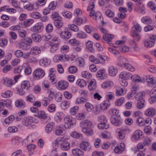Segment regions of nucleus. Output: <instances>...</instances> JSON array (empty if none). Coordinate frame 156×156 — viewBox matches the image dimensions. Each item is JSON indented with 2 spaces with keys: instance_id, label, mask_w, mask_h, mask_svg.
Here are the masks:
<instances>
[{
  "instance_id": "ddd939ff",
  "label": "nucleus",
  "mask_w": 156,
  "mask_h": 156,
  "mask_svg": "<svg viewBox=\"0 0 156 156\" xmlns=\"http://www.w3.org/2000/svg\"><path fill=\"white\" fill-rule=\"evenodd\" d=\"M69 83L66 81L62 80L58 82V87L61 90H65L69 86Z\"/></svg>"
},
{
  "instance_id": "680f3d73",
  "label": "nucleus",
  "mask_w": 156,
  "mask_h": 156,
  "mask_svg": "<svg viewBox=\"0 0 156 156\" xmlns=\"http://www.w3.org/2000/svg\"><path fill=\"white\" fill-rule=\"evenodd\" d=\"M76 37L79 38H85L87 37V34L82 31L77 33L76 35Z\"/></svg>"
},
{
  "instance_id": "603ef678",
  "label": "nucleus",
  "mask_w": 156,
  "mask_h": 156,
  "mask_svg": "<svg viewBox=\"0 0 156 156\" xmlns=\"http://www.w3.org/2000/svg\"><path fill=\"white\" fill-rule=\"evenodd\" d=\"M31 36L32 39L35 42H39L41 40V36L38 34H32Z\"/></svg>"
},
{
  "instance_id": "f03ea898",
  "label": "nucleus",
  "mask_w": 156,
  "mask_h": 156,
  "mask_svg": "<svg viewBox=\"0 0 156 156\" xmlns=\"http://www.w3.org/2000/svg\"><path fill=\"white\" fill-rule=\"evenodd\" d=\"M45 75L44 71L40 68L36 69L33 73V77L36 80H39L42 78Z\"/></svg>"
},
{
  "instance_id": "e433bc0d",
  "label": "nucleus",
  "mask_w": 156,
  "mask_h": 156,
  "mask_svg": "<svg viewBox=\"0 0 156 156\" xmlns=\"http://www.w3.org/2000/svg\"><path fill=\"white\" fill-rule=\"evenodd\" d=\"M96 82L94 79H92L88 85V88L90 90H93L95 89L96 87Z\"/></svg>"
},
{
  "instance_id": "6e6552de",
  "label": "nucleus",
  "mask_w": 156,
  "mask_h": 156,
  "mask_svg": "<svg viewBox=\"0 0 156 156\" xmlns=\"http://www.w3.org/2000/svg\"><path fill=\"white\" fill-rule=\"evenodd\" d=\"M34 116L41 119L45 120L48 118L47 114L44 111H38L37 113L34 115Z\"/></svg>"
},
{
  "instance_id": "9b49d317",
  "label": "nucleus",
  "mask_w": 156,
  "mask_h": 156,
  "mask_svg": "<svg viewBox=\"0 0 156 156\" xmlns=\"http://www.w3.org/2000/svg\"><path fill=\"white\" fill-rule=\"evenodd\" d=\"M80 125L82 128L90 127L92 125V123L90 121L85 120L81 121Z\"/></svg>"
},
{
  "instance_id": "b1692460",
  "label": "nucleus",
  "mask_w": 156,
  "mask_h": 156,
  "mask_svg": "<svg viewBox=\"0 0 156 156\" xmlns=\"http://www.w3.org/2000/svg\"><path fill=\"white\" fill-rule=\"evenodd\" d=\"M90 128H82L81 130L87 136H92L94 134V131L93 130Z\"/></svg>"
},
{
  "instance_id": "69168bd1",
  "label": "nucleus",
  "mask_w": 156,
  "mask_h": 156,
  "mask_svg": "<svg viewBox=\"0 0 156 156\" xmlns=\"http://www.w3.org/2000/svg\"><path fill=\"white\" fill-rule=\"evenodd\" d=\"M85 106L87 111L89 112H91L94 108L93 105L89 102H86Z\"/></svg>"
},
{
  "instance_id": "e2e57ef3",
  "label": "nucleus",
  "mask_w": 156,
  "mask_h": 156,
  "mask_svg": "<svg viewBox=\"0 0 156 156\" xmlns=\"http://www.w3.org/2000/svg\"><path fill=\"white\" fill-rule=\"evenodd\" d=\"M79 109V107L77 106H75L71 108L70 110V113L72 115H75Z\"/></svg>"
},
{
  "instance_id": "c03bdc74",
  "label": "nucleus",
  "mask_w": 156,
  "mask_h": 156,
  "mask_svg": "<svg viewBox=\"0 0 156 156\" xmlns=\"http://www.w3.org/2000/svg\"><path fill=\"white\" fill-rule=\"evenodd\" d=\"M110 105L108 101H104L101 104L100 107L102 110H105L109 107Z\"/></svg>"
},
{
  "instance_id": "de8ad7c7",
  "label": "nucleus",
  "mask_w": 156,
  "mask_h": 156,
  "mask_svg": "<svg viewBox=\"0 0 156 156\" xmlns=\"http://www.w3.org/2000/svg\"><path fill=\"white\" fill-rule=\"evenodd\" d=\"M51 18L53 19L55 21L58 20H62V18L57 12H52L51 16Z\"/></svg>"
},
{
  "instance_id": "4be33fe9",
  "label": "nucleus",
  "mask_w": 156,
  "mask_h": 156,
  "mask_svg": "<svg viewBox=\"0 0 156 156\" xmlns=\"http://www.w3.org/2000/svg\"><path fill=\"white\" fill-rule=\"evenodd\" d=\"M132 77V74L130 73H126L122 72L119 75V77L120 78L123 80H127Z\"/></svg>"
},
{
  "instance_id": "a18cd8bd",
  "label": "nucleus",
  "mask_w": 156,
  "mask_h": 156,
  "mask_svg": "<svg viewBox=\"0 0 156 156\" xmlns=\"http://www.w3.org/2000/svg\"><path fill=\"white\" fill-rule=\"evenodd\" d=\"M125 101V99L123 97H121L116 100L115 105L116 106H121Z\"/></svg>"
},
{
  "instance_id": "864d4df0",
  "label": "nucleus",
  "mask_w": 156,
  "mask_h": 156,
  "mask_svg": "<svg viewBox=\"0 0 156 156\" xmlns=\"http://www.w3.org/2000/svg\"><path fill=\"white\" fill-rule=\"evenodd\" d=\"M33 136V135L32 134L28 136L27 139L24 140L23 141V144L24 143H25V144H28V142L29 143L32 142L33 141L32 139Z\"/></svg>"
},
{
  "instance_id": "aec40b11",
  "label": "nucleus",
  "mask_w": 156,
  "mask_h": 156,
  "mask_svg": "<svg viewBox=\"0 0 156 156\" xmlns=\"http://www.w3.org/2000/svg\"><path fill=\"white\" fill-rule=\"evenodd\" d=\"M143 133L139 130H136L133 135V137L135 140H138L140 138H141Z\"/></svg>"
},
{
  "instance_id": "338daca9",
  "label": "nucleus",
  "mask_w": 156,
  "mask_h": 156,
  "mask_svg": "<svg viewBox=\"0 0 156 156\" xmlns=\"http://www.w3.org/2000/svg\"><path fill=\"white\" fill-rule=\"evenodd\" d=\"M68 28L70 30L74 32H78L79 30V27L74 24L69 25Z\"/></svg>"
},
{
  "instance_id": "f704fd0d",
  "label": "nucleus",
  "mask_w": 156,
  "mask_h": 156,
  "mask_svg": "<svg viewBox=\"0 0 156 156\" xmlns=\"http://www.w3.org/2000/svg\"><path fill=\"white\" fill-rule=\"evenodd\" d=\"M76 62L80 67H84L85 64L84 59L81 57L77 58L76 59Z\"/></svg>"
},
{
  "instance_id": "c9c22d12",
  "label": "nucleus",
  "mask_w": 156,
  "mask_h": 156,
  "mask_svg": "<svg viewBox=\"0 0 156 156\" xmlns=\"http://www.w3.org/2000/svg\"><path fill=\"white\" fill-rule=\"evenodd\" d=\"M118 138L120 140L123 139L125 136V134L122 131L120 128H118L116 130Z\"/></svg>"
},
{
  "instance_id": "393cba45",
  "label": "nucleus",
  "mask_w": 156,
  "mask_h": 156,
  "mask_svg": "<svg viewBox=\"0 0 156 156\" xmlns=\"http://www.w3.org/2000/svg\"><path fill=\"white\" fill-rule=\"evenodd\" d=\"M86 22V19L85 17L83 20L81 17H78L75 19L73 21L74 24L78 25H80L83 23H85Z\"/></svg>"
},
{
  "instance_id": "4c0bfd02",
  "label": "nucleus",
  "mask_w": 156,
  "mask_h": 156,
  "mask_svg": "<svg viewBox=\"0 0 156 156\" xmlns=\"http://www.w3.org/2000/svg\"><path fill=\"white\" fill-rule=\"evenodd\" d=\"M50 73L49 76L50 77V79L51 80L52 82L55 81L54 76L55 74L56 70L54 68H52L49 69Z\"/></svg>"
},
{
  "instance_id": "774afa93",
  "label": "nucleus",
  "mask_w": 156,
  "mask_h": 156,
  "mask_svg": "<svg viewBox=\"0 0 156 156\" xmlns=\"http://www.w3.org/2000/svg\"><path fill=\"white\" fill-rule=\"evenodd\" d=\"M109 113L111 115L117 116L119 113V111L116 108H113L109 110Z\"/></svg>"
},
{
  "instance_id": "7c9ffc66",
  "label": "nucleus",
  "mask_w": 156,
  "mask_h": 156,
  "mask_svg": "<svg viewBox=\"0 0 156 156\" xmlns=\"http://www.w3.org/2000/svg\"><path fill=\"white\" fill-rule=\"evenodd\" d=\"M109 124L107 122H100L98 125V128L100 129H107L109 127Z\"/></svg>"
},
{
  "instance_id": "423d86ee",
  "label": "nucleus",
  "mask_w": 156,
  "mask_h": 156,
  "mask_svg": "<svg viewBox=\"0 0 156 156\" xmlns=\"http://www.w3.org/2000/svg\"><path fill=\"white\" fill-rule=\"evenodd\" d=\"M80 148L84 151H89L91 148L90 143L87 141H83L80 144Z\"/></svg>"
},
{
  "instance_id": "20e7f679",
  "label": "nucleus",
  "mask_w": 156,
  "mask_h": 156,
  "mask_svg": "<svg viewBox=\"0 0 156 156\" xmlns=\"http://www.w3.org/2000/svg\"><path fill=\"white\" fill-rule=\"evenodd\" d=\"M110 121L111 123L115 126H120L122 123V120L119 116H112L110 118Z\"/></svg>"
},
{
  "instance_id": "f8f14e48",
  "label": "nucleus",
  "mask_w": 156,
  "mask_h": 156,
  "mask_svg": "<svg viewBox=\"0 0 156 156\" xmlns=\"http://www.w3.org/2000/svg\"><path fill=\"white\" fill-rule=\"evenodd\" d=\"M64 117V113L62 112H57L55 115V119L57 123L60 122Z\"/></svg>"
},
{
  "instance_id": "79ce46f5",
  "label": "nucleus",
  "mask_w": 156,
  "mask_h": 156,
  "mask_svg": "<svg viewBox=\"0 0 156 156\" xmlns=\"http://www.w3.org/2000/svg\"><path fill=\"white\" fill-rule=\"evenodd\" d=\"M141 22L145 24H151L152 23V20L149 17L144 16L141 19Z\"/></svg>"
},
{
  "instance_id": "13d9d810",
  "label": "nucleus",
  "mask_w": 156,
  "mask_h": 156,
  "mask_svg": "<svg viewBox=\"0 0 156 156\" xmlns=\"http://www.w3.org/2000/svg\"><path fill=\"white\" fill-rule=\"evenodd\" d=\"M22 140V139L18 136H16L13 138L12 140V142L13 144H17L19 143H20Z\"/></svg>"
},
{
  "instance_id": "c756f323",
  "label": "nucleus",
  "mask_w": 156,
  "mask_h": 156,
  "mask_svg": "<svg viewBox=\"0 0 156 156\" xmlns=\"http://www.w3.org/2000/svg\"><path fill=\"white\" fill-rule=\"evenodd\" d=\"M55 126V123L52 122H51L48 123L46 126L45 131L47 133H49L53 130Z\"/></svg>"
},
{
  "instance_id": "58836bf2",
  "label": "nucleus",
  "mask_w": 156,
  "mask_h": 156,
  "mask_svg": "<svg viewBox=\"0 0 156 156\" xmlns=\"http://www.w3.org/2000/svg\"><path fill=\"white\" fill-rule=\"evenodd\" d=\"M87 101V98L83 97H78L75 101L76 104L77 105L83 104Z\"/></svg>"
},
{
  "instance_id": "412c9836",
  "label": "nucleus",
  "mask_w": 156,
  "mask_h": 156,
  "mask_svg": "<svg viewBox=\"0 0 156 156\" xmlns=\"http://www.w3.org/2000/svg\"><path fill=\"white\" fill-rule=\"evenodd\" d=\"M131 78L133 81L137 83H144L145 82V79L144 78L140 77L137 75H134L132 76Z\"/></svg>"
},
{
  "instance_id": "72a5a7b5",
  "label": "nucleus",
  "mask_w": 156,
  "mask_h": 156,
  "mask_svg": "<svg viewBox=\"0 0 156 156\" xmlns=\"http://www.w3.org/2000/svg\"><path fill=\"white\" fill-rule=\"evenodd\" d=\"M16 106L19 108H23L25 106V103L22 100H18L15 102Z\"/></svg>"
},
{
  "instance_id": "0e129e2a",
  "label": "nucleus",
  "mask_w": 156,
  "mask_h": 156,
  "mask_svg": "<svg viewBox=\"0 0 156 156\" xmlns=\"http://www.w3.org/2000/svg\"><path fill=\"white\" fill-rule=\"evenodd\" d=\"M144 99H141V101H137L136 107L138 108L141 109L143 108L144 104Z\"/></svg>"
},
{
  "instance_id": "dca6fc26",
  "label": "nucleus",
  "mask_w": 156,
  "mask_h": 156,
  "mask_svg": "<svg viewBox=\"0 0 156 156\" xmlns=\"http://www.w3.org/2000/svg\"><path fill=\"white\" fill-rule=\"evenodd\" d=\"M61 149L63 151L69 150L70 148V146L69 142L64 140V139L60 145Z\"/></svg>"
},
{
  "instance_id": "49530a36",
  "label": "nucleus",
  "mask_w": 156,
  "mask_h": 156,
  "mask_svg": "<svg viewBox=\"0 0 156 156\" xmlns=\"http://www.w3.org/2000/svg\"><path fill=\"white\" fill-rule=\"evenodd\" d=\"M71 136L74 138L81 139L83 137V135L76 131H73L70 134Z\"/></svg>"
},
{
  "instance_id": "f3484780",
  "label": "nucleus",
  "mask_w": 156,
  "mask_h": 156,
  "mask_svg": "<svg viewBox=\"0 0 156 156\" xmlns=\"http://www.w3.org/2000/svg\"><path fill=\"white\" fill-rule=\"evenodd\" d=\"M128 62L126 58L120 56L118 59V65L120 67L124 66Z\"/></svg>"
},
{
  "instance_id": "6ab92c4d",
  "label": "nucleus",
  "mask_w": 156,
  "mask_h": 156,
  "mask_svg": "<svg viewBox=\"0 0 156 156\" xmlns=\"http://www.w3.org/2000/svg\"><path fill=\"white\" fill-rule=\"evenodd\" d=\"M151 39L148 38L145 40L144 42V44L145 47L149 48L154 46L155 42L151 40Z\"/></svg>"
},
{
  "instance_id": "3c124183",
  "label": "nucleus",
  "mask_w": 156,
  "mask_h": 156,
  "mask_svg": "<svg viewBox=\"0 0 156 156\" xmlns=\"http://www.w3.org/2000/svg\"><path fill=\"white\" fill-rule=\"evenodd\" d=\"M77 84L81 87H83L87 84L86 82L83 79H78L76 81Z\"/></svg>"
},
{
  "instance_id": "a211bd4d",
  "label": "nucleus",
  "mask_w": 156,
  "mask_h": 156,
  "mask_svg": "<svg viewBox=\"0 0 156 156\" xmlns=\"http://www.w3.org/2000/svg\"><path fill=\"white\" fill-rule=\"evenodd\" d=\"M109 75L112 76H115L118 73L117 68L115 66H111L108 68Z\"/></svg>"
},
{
  "instance_id": "bf43d9fd",
  "label": "nucleus",
  "mask_w": 156,
  "mask_h": 156,
  "mask_svg": "<svg viewBox=\"0 0 156 156\" xmlns=\"http://www.w3.org/2000/svg\"><path fill=\"white\" fill-rule=\"evenodd\" d=\"M12 94V92L10 90H7L2 93V96L4 98H8L11 97Z\"/></svg>"
},
{
  "instance_id": "f257e3e1",
  "label": "nucleus",
  "mask_w": 156,
  "mask_h": 156,
  "mask_svg": "<svg viewBox=\"0 0 156 156\" xmlns=\"http://www.w3.org/2000/svg\"><path fill=\"white\" fill-rule=\"evenodd\" d=\"M142 28L140 25L137 23H135L132 28L130 34L135 40L139 41L140 37L138 33L140 32Z\"/></svg>"
},
{
  "instance_id": "9d476101",
  "label": "nucleus",
  "mask_w": 156,
  "mask_h": 156,
  "mask_svg": "<svg viewBox=\"0 0 156 156\" xmlns=\"http://www.w3.org/2000/svg\"><path fill=\"white\" fill-rule=\"evenodd\" d=\"M38 4L37 2H34L33 4L29 2L27 4L24 5L23 7L25 9H26L28 11H31L35 9L34 8V5H37Z\"/></svg>"
},
{
  "instance_id": "ea45409f",
  "label": "nucleus",
  "mask_w": 156,
  "mask_h": 156,
  "mask_svg": "<svg viewBox=\"0 0 156 156\" xmlns=\"http://www.w3.org/2000/svg\"><path fill=\"white\" fill-rule=\"evenodd\" d=\"M95 7V5L94 3L90 4L89 6H88L87 11H90L89 16L91 17L94 15V11L93 10V9Z\"/></svg>"
},
{
  "instance_id": "a19ab883",
  "label": "nucleus",
  "mask_w": 156,
  "mask_h": 156,
  "mask_svg": "<svg viewBox=\"0 0 156 156\" xmlns=\"http://www.w3.org/2000/svg\"><path fill=\"white\" fill-rule=\"evenodd\" d=\"M150 94L151 98L149 99V101L151 103H154L156 101V92L150 91Z\"/></svg>"
},
{
  "instance_id": "6e6d98bb",
  "label": "nucleus",
  "mask_w": 156,
  "mask_h": 156,
  "mask_svg": "<svg viewBox=\"0 0 156 156\" xmlns=\"http://www.w3.org/2000/svg\"><path fill=\"white\" fill-rule=\"evenodd\" d=\"M63 16L66 18L70 19L72 16V13L69 11L64 10L62 12Z\"/></svg>"
},
{
  "instance_id": "5fc2aeb1",
  "label": "nucleus",
  "mask_w": 156,
  "mask_h": 156,
  "mask_svg": "<svg viewBox=\"0 0 156 156\" xmlns=\"http://www.w3.org/2000/svg\"><path fill=\"white\" fill-rule=\"evenodd\" d=\"M30 16L34 19H38L41 18L42 15L39 12H32L30 14Z\"/></svg>"
},
{
  "instance_id": "bb28decb",
  "label": "nucleus",
  "mask_w": 156,
  "mask_h": 156,
  "mask_svg": "<svg viewBox=\"0 0 156 156\" xmlns=\"http://www.w3.org/2000/svg\"><path fill=\"white\" fill-rule=\"evenodd\" d=\"M65 133V130L63 128L60 126L56 127L55 131V133L58 136H62Z\"/></svg>"
},
{
  "instance_id": "473e14b6",
  "label": "nucleus",
  "mask_w": 156,
  "mask_h": 156,
  "mask_svg": "<svg viewBox=\"0 0 156 156\" xmlns=\"http://www.w3.org/2000/svg\"><path fill=\"white\" fill-rule=\"evenodd\" d=\"M72 152L73 155L76 156H82L84 155L83 152L78 148L73 149L72 151Z\"/></svg>"
},
{
  "instance_id": "7ed1b4c3",
  "label": "nucleus",
  "mask_w": 156,
  "mask_h": 156,
  "mask_svg": "<svg viewBox=\"0 0 156 156\" xmlns=\"http://www.w3.org/2000/svg\"><path fill=\"white\" fill-rule=\"evenodd\" d=\"M64 120L65 127L67 128H70L75 124L76 122V119L71 116L66 117L64 118Z\"/></svg>"
},
{
  "instance_id": "4d7b16f0",
  "label": "nucleus",
  "mask_w": 156,
  "mask_h": 156,
  "mask_svg": "<svg viewBox=\"0 0 156 156\" xmlns=\"http://www.w3.org/2000/svg\"><path fill=\"white\" fill-rule=\"evenodd\" d=\"M21 87L23 89L27 90L30 87V83L27 81H24L22 82Z\"/></svg>"
},
{
  "instance_id": "4468645a",
  "label": "nucleus",
  "mask_w": 156,
  "mask_h": 156,
  "mask_svg": "<svg viewBox=\"0 0 156 156\" xmlns=\"http://www.w3.org/2000/svg\"><path fill=\"white\" fill-rule=\"evenodd\" d=\"M2 82L4 84L8 87L10 86L15 83L13 80L8 77H4L2 80Z\"/></svg>"
},
{
  "instance_id": "37998d69",
  "label": "nucleus",
  "mask_w": 156,
  "mask_h": 156,
  "mask_svg": "<svg viewBox=\"0 0 156 156\" xmlns=\"http://www.w3.org/2000/svg\"><path fill=\"white\" fill-rule=\"evenodd\" d=\"M93 43L91 41H88L86 43V46L89 50L92 52L94 51V49L93 47Z\"/></svg>"
},
{
  "instance_id": "8fccbe9b",
  "label": "nucleus",
  "mask_w": 156,
  "mask_h": 156,
  "mask_svg": "<svg viewBox=\"0 0 156 156\" xmlns=\"http://www.w3.org/2000/svg\"><path fill=\"white\" fill-rule=\"evenodd\" d=\"M114 37L113 35L109 34H104L103 37V39L105 41H109L112 39Z\"/></svg>"
},
{
  "instance_id": "2eb2a0df",
  "label": "nucleus",
  "mask_w": 156,
  "mask_h": 156,
  "mask_svg": "<svg viewBox=\"0 0 156 156\" xmlns=\"http://www.w3.org/2000/svg\"><path fill=\"white\" fill-rule=\"evenodd\" d=\"M155 114V111L153 108H150L146 110L144 112L145 115L148 117H153Z\"/></svg>"
},
{
  "instance_id": "cd10ccee",
  "label": "nucleus",
  "mask_w": 156,
  "mask_h": 156,
  "mask_svg": "<svg viewBox=\"0 0 156 156\" xmlns=\"http://www.w3.org/2000/svg\"><path fill=\"white\" fill-rule=\"evenodd\" d=\"M146 80L149 84L151 85H155L156 84V80L151 76L147 75L146 76Z\"/></svg>"
},
{
  "instance_id": "052dcab7",
  "label": "nucleus",
  "mask_w": 156,
  "mask_h": 156,
  "mask_svg": "<svg viewBox=\"0 0 156 156\" xmlns=\"http://www.w3.org/2000/svg\"><path fill=\"white\" fill-rule=\"evenodd\" d=\"M54 23L55 26L57 28H60L63 25V23L62 21V20L54 21Z\"/></svg>"
},
{
  "instance_id": "39448f33",
  "label": "nucleus",
  "mask_w": 156,
  "mask_h": 156,
  "mask_svg": "<svg viewBox=\"0 0 156 156\" xmlns=\"http://www.w3.org/2000/svg\"><path fill=\"white\" fill-rule=\"evenodd\" d=\"M35 120L34 118L31 116H26L24 117L22 120V124L26 126H29Z\"/></svg>"
},
{
  "instance_id": "a878e982",
  "label": "nucleus",
  "mask_w": 156,
  "mask_h": 156,
  "mask_svg": "<svg viewBox=\"0 0 156 156\" xmlns=\"http://www.w3.org/2000/svg\"><path fill=\"white\" fill-rule=\"evenodd\" d=\"M60 35L61 38L67 39L71 37V34L68 31H64L61 32Z\"/></svg>"
},
{
  "instance_id": "c85d7f7f",
  "label": "nucleus",
  "mask_w": 156,
  "mask_h": 156,
  "mask_svg": "<svg viewBox=\"0 0 156 156\" xmlns=\"http://www.w3.org/2000/svg\"><path fill=\"white\" fill-rule=\"evenodd\" d=\"M50 62V60L46 58L41 59L39 61L40 65L43 66H49Z\"/></svg>"
},
{
  "instance_id": "0eeeda50",
  "label": "nucleus",
  "mask_w": 156,
  "mask_h": 156,
  "mask_svg": "<svg viewBox=\"0 0 156 156\" xmlns=\"http://www.w3.org/2000/svg\"><path fill=\"white\" fill-rule=\"evenodd\" d=\"M43 23L41 22H39L31 27V30L34 32H40L43 29Z\"/></svg>"
},
{
  "instance_id": "09e8293b",
  "label": "nucleus",
  "mask_w": 156,
  "mask_h": 156,
  "mask_svg": "<svg viewBox=\"0 0 156 156\" xmlns=\"http://www.w3.org/2000/svg\"><path fill=\"white\" fill-rule=\"evenodd\" d=\"M81 76L83 77L86 79H90L92 77V75L87 71H83L81 73Z\"/></svg>"
},
{
  "instance_id": "1a4fd4ad",
  "label": "nucleus",
  "mask_w": 156,
  "mask_h": 156,
  "mask_svg": "<svg viewBox=\"0 0 156 156\" xmlns=\"http://www.w3.org/2000/svg\"><path fill=\"white\" fill-rule=\"evenodd\" d=\"M125 148V145L123 143H121L119 145L116 146L114 149L115 152L117 154H120L122 153Z\"/></svg>"
},
{
  "instance_id": "5701e85b",
  "label": "nucleus",
  "mask_w": 156,
  "mask_h": 156,
  "mask_svg": "<svg viewBox=\"0 0 156 156\" xmlns=\"http://www.w3.org/2000/svg\"><path fill=\"white\" fill-rule=\"evenodd\" d=\"M30 53L33 55H37L41 53L40 48L37 46H34L30 50Z\"/></svg>"
},
{
  "instance_id": "2f4dec72",
  "label": "nucleus",
  "mask_w": 156,
  "mask_h": 156,
  "mask_svg": "<svg viewBox=\"0 0 156 156\" xmlns=\"http://www.w3.org/2000/svg\"><path fill=\"white\" fill-rule=\"evenodd\" d=\"M114 85L113 83L111 81H107L104 82L101 84V87L103 88H111Z\"/></svg>"
}]
</instances>
